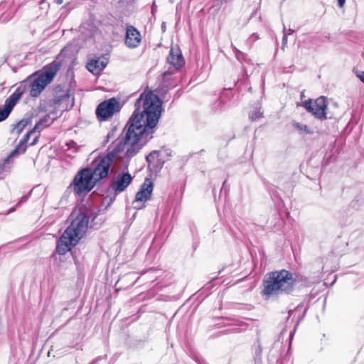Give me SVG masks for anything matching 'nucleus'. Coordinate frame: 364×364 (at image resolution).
I'll return each mask as SVG.
<instances>
[{
	"label": "nucleus",
	"instance_id": "1",
	"mask_svg": "<svg viewBox=\"0 0 364 364\" xmlns=\"http://www.w3.org/2000/svg\"><path fill=\"white\" fill-rule=\"evenodd\" d=\"M135 110L117 138L115 158L125 151L124 157L136 154L152 138L161 112V102L151 92L141 94L135 102Z\"/></svg>",
	"mask_w": 364,
	"mask_h": 364
},
{
	"label": "nucleus",
	"instance_id": "2",
	"mask_svg": "<svg viewBox=\"0 0 364 364\" xmlns=\"http://www.w3.org/2000/svg\"><path fill=\"white\" fill-rule=\"evenodd\" d=\"M71 217L70 225L57 241L55 252L60 255H64L75 246L88 228L89 217L85 213L80 212L77 215L73 213Z\"/></svg>",
	"mask_w": 364,
	"mask_h": 364
},
{
	"label": "nucleus",
	"instance_id": "3",
	"mask_svg": "<svg viewBox=\"0 0 364 364\" xmlns=\"http://www.w3.org/2000/svg\"><path fill=\"white\" fill-rule=\"evenodd\" d=\"M295 280L293 274L285 269L272 272L264 280L263 295L271 296L289 293L293 289Z\"/></svg>",
	"mask_w": 364,
	"mask_h": 364
},
{
	"label": "nucleus",
	"instance_id": "4",
	"mask_svg": "<svg viewBox=\"0 0 364 364\" xmlns=\"http://www.w3.org/2000/svg\"><path fill=\"white\" fill-rule=\"evenodd\" d=\"M61 67V62L58 59L43 67L41 73H36L35 77L26 80L28 82L29 95L32 97L40 95L45 87L52 82Z\"/></svg>",
	"mask_w": 364,
	"mask_h": 364
},
{
	"label": "nucleus",
	"instance_id": "5",
	"mask_svg": "<svg viewBox=\"0 0 364 364\" xmlns=\"http://www.w3.org/2000/svg\"><path fill=\"white\" fill-rule=\"evenodd\" d=\"M96 183V179L92 175L91 169L84 168L76 173L69 187L73 188L76 195L82 196L91 191Z\"/></svg>",
	"mask_w": 364,
	"mask_h": 364
},
{
	"label": "nucleus",
	"instance_id": "6",
	"mask_svg": "<svg viewBox=\"0 0 364 364\" xmlns=\"http://www.w3.org/2000/svg\"><path fill=\"white\" fill-rule=\"evenodd\" d=\"M113 144L114 141H112L107 148V154L105 156L99 157L92 163V167H89L97 182L108 175L109 167L114 161Z\"/></svg>",
	"mask_w": 364,
	"mask_h": 364
},
{
	"label": "nucleus",
	"instance_id": "7",
	"mask_svg": "<svg viewBox=\"0 0 364 364\" xmlns=\"http://www.w3.org/2000/svg\"><path fill=\"white\" fill-rule=\"evenodd\" d=\"M303 106L316 118L321 120L327 118L326 113L327 103L324 97H320L314 101L311 100H306L303 103Z\"/></svg>",
	"mask_w": 364,
	"mask_h": 364
},
{
	"label": "nucleus",
	"instance_id": "8",
	"mask_svg": "<svg viewBox=\"0 0 364 364\" xmlns=\"http://www.w3.org/2000/svg\"><path fill=\"white\" fill-rule=\"evenodd\" d=\"M141 41L142 38L140 32L134 26L127 25L124 40L125 46L130 49H134L140 46Z\"/></svg>",
	"mask_w": 364,
	"mask_h": 364
},
{
	"label": "nucleus",
	"instance_id": "9",
	"mask_svg": "<svg viewBox=\"0 0 364 364\" xmlns=\"http://www.w3.org/2000/svg\"><path fill=\"white\" fill-rule=\"evenodd\" d=\"M97 119L100 122L107 121L114 115V97L101 102L95 111Z\"/></svg>",
	"mask_w": 364,
	"mask_h": 364
},
{
	"label": "nucleus",
	"instance_id": "10",
	"mask_svg": "<svg viewBox=\"0 0 364 364\" xmlns=\"http://www.w3.org/2000/svg\"><path fill=\"white\" fill-rule=\"evenodd\" d=\"M154 189V184L151 179L146 178L141 184L139 191L136 193L134 203L146 202L151 198Z\"/></svg>",
	"mask_w": 364,
	"mask_h": 364
},
{
	"label": "nucleus",
	"instance_id": "11",
	"mask_svg": "<svg viewBox=\"0 0 364 364\" xmlns=\"http://www.w3.org/2000/svg\"><path fill=\"white\" fill-rule=\"evenodd\" d=\"M28 82L23 80L21 82V84L18 86V87L15 90V91L6 100V102L12 108L16 105L18 100L21 97V96L28 91Z\"/></svg>",
	"mask_w": 364,
	"mask_h": 364
},
{
	"label": "nucleus",
	"instance_id": "12",
	"mask_svg": "<svg viewBox=\"0 0 364 364\" xmlns=\"http://www.w3.org/2000/svg\"><path fill=\"white\" fill-rule=\"evenodd\" d=\"M132 179L129 173H119L115 176V195L125 191L132 183Z\"/></svg>",
	"mask_w": 364,
	"mask_h": 364
},
{
	"label": "nucleus",
	"instance_id": "13",
	"mask_svg": "<svg viewBox=\"0 0 364 364\" xmlns=\"http://www.w3.org/2000/svg\"><path fill=\"white\" fill-rule=\"evenodd\" d=\"M167 62L177 70L184 65V58L178 47L171 48L169 55L167 57Z\"/></svg>",
	"mask_w": 364,
	"mask_h": 364
},
{
	"label": "nucleus",
	"instance_id": "14",
	"mask_svg": "<svg viewBox=\"0 0 364 364\" xmlns=\"http://www.w3.org/2000/svg\"><path fill=\"white\" fill-rule=\"evenodd\" d=\"M14 157L15 156L10 153L6 157L0 159V180L4 178L10 173Z\"/></svg>",
	"mask_w": 364,
	"mask_h": 364
},
{
	"label": "nucleus",
	"instance_id": "15",
	"mask_svg": "<svg viewBox=\"0 0 364 364\" xmlns=\"http://www.w3.org/2000/svg\"><path fill=\"white\" fill-rule=\"evenodd\" d=\"M36 129H34V127L27 132L23 137L20 140L18 145L15 147V149L11 152V155H14L15 157L17 156L20 154H23L26 151L27 146L26 144L29 140L31 134L34 133Z\"/></svg>",
	"mask_w": 364,
	"mask_h": 364
},
{
	"label": "nucleus",
	"instance_id": "16",
	"mask_svg": "<svg viewBox=\"0 0 364 364\" xmlns=\"http://www.w3.org/2000/svg\"><path fill=\"white\" fill-rule=\"evenodd\" d=\"M107 61L100 58L92 59L86 65L87 69L94 75L99 74L107 65Z\"/></svg>",
	"mask_w": 364,
	"mask_h": 364
},
{
	"label": "nucleus",
	"instance_id": "17",
	"mask_svg": "<svg viewBox=\"0 0 364 364\" xmlns=\"http://www.w3.org/2000/svg\"><path fill=\"white\" fill-rule=\"evenodd\" d=\"M50 117L48 114L44 116L36 124L34 127V129H36L38 132H41L44 128L48 127L51 122H50Z\"/></svg>",
	"mask_w": 364,
	"mask_h": 364
},
{
	"label": "nucleus",
	"instance_id": "18",
	"mask_svg": "<svg viewBox=\"0 0 364 364\" xmlns=\"http://www.w3.org/2000/svg\"><path fill=\"white\" fill-rule=\"evenodd\" d=\"M13 108L6 102L3 109H0V122L5 120L12 111Z\"/></svg>",
	"mask_w": 364,
	"mask_h": 364
},
{
	"label": "nucleus",
	"instance_id": "19",
	"mask_svg": "<svg viewBox=\"0 0 364 364\" xmlns=\"http://www.w3.org/2000/svg\"><path fill=\"white\" fill-rule=\"evenodd\" d=\"M263 117V113L261 111V107H255L249 113V117L251 121H255Z\"/></svg>",
	"mask_w": 364,
	"mask_h": 364
},
{
	"label": "nucleus",
	"instance_id": "20",
	"mask_svg": "<svg viewBox=\"0 0 364 364\" xmlns=\"http://www.w3.org/2000/svg\"><path fill=\"white\" fill-rule=\"evenodd\" d=\"M293 127L300 133L311 134L313 132L306 125L299 122H294Z\"/></svg>",
	"mask_w": 364,
	"mask_h": 364
},
{
	"label": "nucleus",
	"instance_id": "21",
	"mask_svg": "<svg viewBox=\"0 0 364 364\" xmlns=\"http://www.w3.org/2000/svg\"><path fill=\"white\" fill-rule=\"evenodd\" d=\"M162 155V151H154L151 152L146 157V159L149 164V166L151 165V163H154L155 159L159 157Z\"/></svg>",
	"mask_w": 364,
	"mask_h": 364
},
{
	"label": "nucleus",
	"instance_id": "22",
	"mask_svg": "<svg viewBox=\"0 0 364 364\" xmlns=\"http://www.w3.org/2000/svg\"><path fill=\"white\" fill-rule=\"evenodd\" d=\"M113 203V198L111 196L105 197L101 203V210H107Z\"/></svg>",
	"mask_w": 364,
	"mask_h": 364
},
{
	"label": "nucleus",
	"instance_id": "23",
	"mask_svg": "<svg viewBox=\"0 0 364 364\" xmlns=\"http://www.w3.org/2000/svg\"><path fill=\"white\" fill-rule=\"evenodd\" d=\"M16 9H13L11 11H9V13L6 12V13H4L1 17V19L2 21H9L10 19L12 18V17L14 16V14L16 11Z\"/></svg>",
	"mask_w": 364,
	"mask_h": 364
},
{
	"label": "nucleus",
	"instance_id": "24",
	"mask_svg": "<svg viewBox=\"0 0 364 364\" xmlns=\"http://www.w3.org/2000/svg\"><path fill=\"white\" fill-rule=\"evenodd\" d=\"M126 99H123L121 100L119 97H115V113L119 112L122 107L126 102Z\"/></svg>",
	"mask_w": 364,
	"mask_h": 364
},
{
	"label": "nucleus",
	"instance_id": "25",
	"mask_svg": "<svg viewBox=\"0 0 364 364\" xmlns=\"http://www.w3.org/2000/svg\"><path fill=\"white\" fill-rule=\"evenodd\" d=\"M231 46L237 60H242L245 59V53L239 50L234 45L232 44Z\"/></svg>",
	"mask_w": 364,
	"mask_h": 364
},
{
	"label": "nucleus",
	"instance_id": "26",
	"mask_svg": "<svg viewBox=\"0 0 364 364\" xmlns=\"http://www.w3.org/2000/svg\"><path fill=\"white\" fill-rule=\"evenodd\" d=\"M28 124V121L22 119L16 125V129H18V132L20 133Z\"/></svg>",
	"mask_w": 364,
	"mask_h": 364
},
{
	"label": "nucleus",
	"instance_id": "27",
	"mask_svg": "<svg viewBox=\"0 0 364 364\" xmlns=\"http://www.w3.org/2000/svg\"><path fill=\"white\" fill-rule=\"evenodd\" d=\"M231 0H215V3L213 5V7H215V10L218 11L223 4L228 3Z\"/></svg>",
	"mask_w": 364,
	"mask_h": 364
},
{
	"label": "nucleus",
	"instance_id": "28",
	"mask_svg": "<svg viewBox=\"0 0 364 364\" xmlns=\"http://www.w3.org/2000/svg\"><path fill=\"white\" fill-rule=\"evenodd\" d=\"M259 39V36L257 33H252L248 38L247 42L252 44L254 42H255L257 40Z\"/></svg>",
	"mask_w": 364,
	"mask_h": 364
},
{
	"label": "nucleus",
	"instance_id": "29",
	"mask_svg": "<svg viewBox=\"0 0 364 364\" xmlns=\"http://www.w3.org/2000/svg\"><path fill=\"white\" fill-rule=\"evenodd\" d=\"M287 43V33H286V28H284V36L282 38V49L284 48V46Z\"/></svg>",
	"mask_w": 364,
	"mask_h": 364
},
{
	"label": "nucleus",
	"instance_id": "30",
	"mask_svg": "<svg viewBox=\"0 0 364 364\" xmlns=\"http://www.w3.org/2000/svg\"><path fill=\"white\" fill-rule=\"evenodd\" d=\"M114 135V129H111L109 131V132L108 133L107 137H106V139L105 140V141L103 142V144L105 145V144H107L109 141V139L112 136Z\"/></svg>",
	"mask_w": 364,
	"mask_h": 364
},
{
	"label": "nucleus",
	"instance_id": "31",
	"mask_svg": "<svg viewBox=\"0 0 364 364\" xmlns=\"http://www.w3.org/2000/svg\"><path fill=\"white\" fill-rule=\"evenodd\" d=\"M357 76L360 80V81L364 83V71L359 72Z\"/></svg>",
	"mask_w": 364,
	"mask_h": 364
},
{
	"label": "nucleus",
	"instance_id": "32",
	"mask_svg": "<svg viewBox=\"0 0 364 364\" xmlns=\"http://www.w3.org/2000/svg\"><path fill=\"white\" fill-rule=\"evenodd\" d=\"M338 1V5L340 8L343 7L346 0H337Z\"/></svg>",
	"mask_w": 364,
	"mask_h": 364
},
{
	"label": "nucleus",
	"instance_id": "33",
	"mask_svg": "<svg viewBox=\"0 0 364 364\" xmlns=\"http://www.w3.org/2000/svg\"><path fill=\"white\" fill-rule=\"evenodd\" d=\"M28 196H24L21 197L18 203L26 202L28 200Z\"/></svg>",
	"mask_w": 364,
	"mask_h": 364
},
{
	"label": "nucleus",
	"instance_id": "34",
	"mask_svg": "<svg viewBox=\"0 0 364 364\" xmlns=\"http://www.w3.org/2000/svg\"><path fill=\"white\" fill-rule=\"evenodd\" d=\"M286 33H287V35H291L294 33V31L289 28L288 31H286Z\"/></svg>",
	"mask_w": 364,
	"mask_h": 364
},
{
	"label": "nucleus",
	"instance_id": "35",
	"mask_svg": "<svg viewBox=\"0 0 364 364\" xmlns=\"http://www.w3.org/2000/svg\"><path fill=\"white\" fill-rule=\"evenodd\" d=\"M38 136H36L35 137V139H33V141L31 144V145H34V144L36 143V141H37V140H38Z\"/></svg>",
	"mask_w": 364,
	"mask_h": 364
},
{
	"label": "nucleus",
	"instance_id": "36",
	"mask_svg": "<svg viewBox=\"0 0 364 364\" xmlns=\"http://www.w3.org/2000/svg\"><path fill=\"white\" fill-rule=\"evenodd\" d=\"M65 98H69V95L68 94H65L62 96V100H64Z\"/></svg>",
	"mask_w": 364,
	"mask_h": 364
},
{
	"label": "nucleus",
	"instance_id": "37",
	"mask_svg": "<svg viewBox=\"0 0 364 364\" xmlns=\"http://www.w3.org/2000/svg\"><path fill=\"white\" fill-rule=\"evenodd\" d=\"M109 189H114V181H112L109 185Z\"/></svg>",
	"mask_w": 364,
	"mask_h": 364
},
{
	"label": "nucleus",
	"instance_id": "38",
	"mask_svg": "<svg viewBox=\"0 0 364 364\" xmlns=\"http://www.w3.org/2000/svg\"><path fill=\"white\" fill-rule=\"evenodd\" d=\"M55 2H56L58 4H63V0H55Z\"/></svg>",
	"mask_w": 364,
	"mask_h": 364
},
{
	"label": "nucleus",
	"instance_id": "39",
	"mask_svg": "<svg viewBox=\"0 0 364 364\" xmlns=\"http://www.w3.org/2000/svg\"><path fill=\"white\" fill-rule=\"evenodd\" d=\"M99 360H100V358H97V359H96L95 360L92 361L90 364H97V361H98Z\"/></svg>",
	"mask_w": 364,
	"mask_h": 364
}]
</instances>
